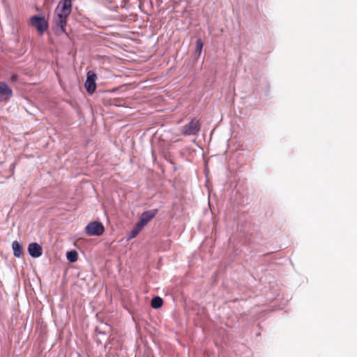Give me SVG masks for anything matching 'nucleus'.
Returning a JSON list of instances; mask_svg holds the SVG:
<instances>
[{"instance_id": "1", "label": "nucleus", "mask_w": 357, "mask_h": 357, "mask_svg": "<svg viewBox=\"0 0 357 357\" xmlns=\"http://www.w3.org/2000/svg\"><path fill=\"white\" fill-rule=\"evenodd\" d=\"M72 11V0H61L56 10V17L54 20L55 24L60 28L61 32L66 33L67 19Z\"/></svg>"}, {"instance_id": "2", "label": "nucleus", "mask_w": 357, "mask_h": 357, "mask_svg": "<svg viewBox=\"0 0 357 357\" xmlns=\"http://www.w3.org/2000/svg\"><path fill=\"white\" fill-rule=\"evenodd\" d=\"M201 129V123L199 120L193 118L188 124L185 125L181 129L183 135L190 136L196 135Z\"/></svg>"}, {"instance_id": "3", "label": "nucleus", "mask_w": 357, "mask_h": 357, "mask_svg": "<svg viewBox=\"0 0 357 357\" xmlns=\"http://www.w3.org/2000/svg\"><path fill=\"white\" fill-rule=\"evenodd\" d=\"M29 24L37 29L40 35H43L48 28V23L43 17L33 15L30 18Z\"/></svg>"}, {"instance_id": "4", "label": "nucleus", "mask_w": 357, "mask_h": 357, "mask_svg": "<svg viewBox=\"0 0 357 357\" xmlns=\"http://www.w3.org/2000/svg\"><path fill=\"white\" fill-rule=\"evenodd\" d=\"M86 233L89 236H100L105 231V227L101 222H91L89 223L86 228Z\"/></svg>"}, {"instance_id": "5", "label": "nucleus", "mask_w": 357, "mask_h": 357, "mask_svg": "<svg viewBox=\"0 0 357 357\" xmlns=\"http://www.w3.org/2000/svg\"><path fill=\"white\" fill-rule=\"evenodd\" d=\"M96 74L93 71L90 70L87 73L86 80L84 86L87 92L90 94L93 93L96 89Z\"/></svg>"}, {"instance_id": "6", "label": "nucleus", "mask_w": 357, "mask_h": 357, "mask_svg": "<svg viewBox=\"0 0 357 357\" xmlns=\"http://www.w3.org/2000/svg\"><path fill=\"white\" fill-rule=\"evenodd\" d=\"M13 96L12 89L3 82H0V102L8 101Z\"/></svg>"}, {"instance_id": "7", "label": "nucleus", "mask_w": 357, "mask_h": 357, "mask_svg": "<svg viewBox=\"0 0 357 357\" xmlns=\"http://www.w3.org/2000/svg\"><path fill=\"white\" fill-rule=\"evenodd\" d=\"M157 210L144 212L142 214L140 220L137 223H139L141 227H144L151 220H152L155 216Z\"/></svg>"}, {"instance_id": "8", "label": "nucleus", "mask_w": 357, "mask_h": 357, "mask_svg": "<svg viewBox=\"0 0 357 357\" xmlns=\"http://www.w3.org/2000/svg\"><path fill=\"white\" fill-rule=\"evenodd\" d=\"M29 255L33 258H38L43 254L42 247L37 243H31L28 246Z\"/></svg>"}, {"instance_id": "9", "label": "nucleus", "mask_w": 357, "mask_h": 357, "mask_svg": "<svg viewBox=\"0 0 357 357\" xmlns=\"http://www.w3.org/2000/svg\"><path fill=\"white\" fill-rule=\"evenodd\" d=\"M12 248L13 250V255L16 257H20L22 255V246L17 241H15L12 243Z\"/></svg>"}, {"instance_id": "10", "label": "nucleus", "mask_w": 357, "mask_h": 357, "mask_svg": "<svg viewBox=\"0 0 357 357\" xmlns=\"http://www.w3.org/2000/svg\"><path fill=\"white\" fill-rule=\"evenodd\" d=\"M163 304V300L158 296L154 297L151 301V305L154 309H158L162 307Z\"/></svg>"}, {"instance_id": "11", "label": "nucleus", "mask_w": 357, "mask_h": 357, "mask_svg": "<svg viewBox=\"0 0 357 357\" xmlns=\"http://www.w3.org/2000/svg\"><path fill=\"white\" fill-rule=\"evenodd\" d=\"M67 259L70 262H75L77 260L78 254L75 250L69 251L66 254Z\"/></svg>"}, {"instance_id": "12", "label": "nucleus", "mask_w": 357, "mask_h": 357, "mask_svg": "<svg viewBox=\"0 0 357 357\" xmlns=\"http://www.w3.org/2000/svg\"><path fill=\"white\" fill-rule=\"evenodd\" d=\"M143 227L140 226L139 223L136 224L135 227L130 231L129 237L130 238H135Z\"/></svg>"}, {"instance_id": "13", "label": "nucleus", "mask_w": 357, "mask_h": 357, "mask_svg": "<svg viewBox=\"0 0 357 357\" xmlns=\"http://www.w3.org/2000/svg\"><path fill=\"white\" fill-rule=\"evenodd\" d=\"M203 48V43L201 39H198L196 42V51L199 52V54L201 53Z\"/></svg>"}, {"instance_id": "14", "label": "nucleus", "mask_w": 357, "mask_h": 357, "mask_svg": "<svg viewBox=\"0 0 357 357\" xmlns=\"http://www.w3.org/2000/svg\"><path fill=\"white\" fill-rule=\"evenodd\" d=\"M15 165H13L12 174H14Z\"/></svg>"}]
</instances>
